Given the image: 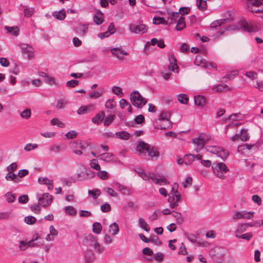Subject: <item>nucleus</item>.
<instances>
[{
    "mask_svg": "<svg viewBox=\"0 0 263 263\" xmlns=\"http://www.w3.org/2000/svg\"><path fill=\"white\" fill-rule=\"evenodd\" d=\"M211 139V136L205 133L200 134L198 137L192 139V142L195 146V151L199 153L203 149L205 144Z\"/></svg>",
    "mask_w": 263,
    "mask_h": 263,
    "instance_id": "7ed1b4c3",
    "label": "nucleus"
},
{
    "mask_svg": "<svg viewBox=\"0 0 263 263\" xmlns=\"http://www.w3.org/2000/svg\"><path fill=\"white\" fill-rule=\"evenodd\" d=\"M148 27L144 24H132L128 26V30L133 33H144L147 31Z\"/></svg>",
    "mask_w": 263,
    "mask_h": 263,
    "instance_id": "6e6552de",
    "label": "nucleus"
},
{
    "mask_svg": "<svg viewBox=\"0 0 263 263\" xmlns=\"http://www.w3.org/2000/svg\"><path fill=\"white\" fill-rule=\"evenodd\" d=\"M36 218L32 216H28L25 218L24 221L28 224H33L36 222Z\"/></svg>",
    "mask_w": 263,
    "mask_h": 263,
    "instance_id": "5fc2aeb1",
    "label": "nucleus"
},
{
    "mask_svg": "<svg viewBox=\"0 0 263 263\" xmlns=\"http://www.w3.org/2000/svg\"><path fill=\"white\" fill-rule=\"evenodd\" d=\"M77 133L76 131L71 130L66 134L65 137L67 139H74L77 137Z\"/></svg>",
    "mask_w": 263,
    "mask_h": 263,
    "instance_id": "69168bd1",
    "label": "nucleus"
},
{
    "mask_svg": "<svg viewBox=\"0 0 263 263\" xmlns=\"http://www.w3.org/2000/svg\"><path fill=\"white\" fill-rule=\"evenodd\" d=\"M254 213V212H248L247 211H237L233 214L232 218L233 220L238 219H251L253 217Z\"/></svg>",
    "mask_w": 263,
    "mask_h": 263,
    "instance_id": "1a4fd4ad",
    "label": "nucleus"
},
{
    "mask_svg": "<svg viewBox=\"0 0 263 263\" xmlns=\"http://www.w3.org/2000/svg\"><path fill=\"white\" fill-rule=\"evenodd\" d=\"M178 254L182 255H185L187 254L185 246L184 243H182L181 246L179 248Z\"/></svg>",
    "mask_w": 263,
    "mask_h": 263,
    "instance_id": "680f3d73",
    "label": "nucleus"
},
{
    "mask_svg": "<svg viewBox=\"0 0 263 263\" xmlns=\"http://www.w3.org/2000/svg\"><path fill=\"white\" fill-rule=\"evenodd\" d=\"M153 23L154 24H164L167 25L166 20L163 17H154L153 18Z\"/></svg>",
    "mask_w": 263,
    "mask_h": 263,
    "instance_id": "09e8293b",
    "label": "nucleus"
},
{
    "mask_svg": "<svg viewBox=\"0 0 263 263\" xmlns=\"http://www.w3.org/2000/svg\"><path fill=\"white\" fill-rule=\"evenodd\" d=\"M0 64L5 67H7L10 65L8 60L5 58H0Z\"/></svg>",
    "mask_w": 263,
    "mask_h": 263,
    "instance_id": "338daca9",
    "label": "nucleus"
},
{
    "mask_svg": "<svg viewBox=\"0 0 263 263\" xmlns=\"http://www.w3.org/2000/svg\"><path fill=\"white\" fill-rule=\"evenodd\" d=\"M37 147L38 144L36 143H27L24 147V149L26 152H30L31 150L36 149Z\"/></svg>",
    "mask_w": 263,
    "mask_h": 263,
    "instance_id": "8fccbe9b",
    "label": "nucleus"
},
{
    "mask_svg": "<svg viewBox=\"0 0 263 263\" xmlns=\"http://www.w3.org/2000/svg\"><path fill=\"white\" fill-rule=\"evenodd\" d=\"M167 24L170 25L171 24L175 23L177 19L179 17V13L177 12H167Z\"/></svg>",
    "mask_w": 263,
    "mask_h": 263,
    "instance_id": "a211bd4d",
    "label": "nucleus"
},
{
    "mask_svg": "<svg viewBox=\"0 0 263 263\" xmlns=\"http://www.w3.org/2000/svg\"><path fill=\"white\" fill-rule=\"evenodd\" d=\"M167 201L169 203V206L171 209H175L179 205L180 200H177L175 195H169Z\"/></svg>",
    "mask_w": 263,
    "mask_h": 263,
    "instance_id": "6ab92c4d",
    "label": "nucleus"
},
{
    "mask_svg": "<svg viewBox=\"0 0 263 263\" xmlns=\"http://www.w3.org/2000/svg\"><path fill=\"white\" fill-rule=\"evenodd\" d=\"M105 116V113L103 111H101L92 118L91 121L93 123L99 125L104 120Z\"/></svg>",
    "mask_w": 263,
    "mask_h": 263,
    "instance_id": "412c9836",
    "label": "nucleus"
},
{
    "mask_svg": "<svg viewBox=\"0 0 263 263\" xmlns=\"http://www.w3.org/2000/svg\"><path fill=\"white\" fill-rule=\"evenodd\" d=\"M119 231V228L118 224L116 222H114L110 224L109 228V232L112 235H117Z\"/></svg>",
    "mask_w": 263,
    "mask_h": 263,
    "instance_id": "7c9ffc66",
    "label": "nucleus"
},
{
    "mask_svg": "<svg viewBox=\"0 0 263 263\" xmlns=\"http://www.w3.org/2000/svg\"><path fill=\"white\" fill-rule=\"evenodd\" d=\"M229 86L225 84H218L213 87L212 90L214 92H219L230 90Z\"/></svg>",
    "mask_w": 263,
    "mask_h": 263,
    "instance_id": "a878e982",
    "label": "nucleus"
},
{
    "mask_svg": "<svg viewBox=\"0 0 263 263\" xmlns=\"http://www.w3.org/2000/svg\"><path fill=\"white\" fill-rule=\"evenodd\" d=\"M64 211L66 214L70 216H75L77 214V210L72 206L68 205L65 206Z\"/></svg>",
    "mask_w": 263,
    "mask_h": 263,
    "instance_id": "c9c22d12",
    "label": "nucleus"
},
{
    "mask_svg": "<svg viewBox=\"0 0 263 263\" xmlns=\"http://www.w3.org/2000/svg\"><path fill=\"white\" fill-rule=\"evenodd\" d=\"M93 247L95 251L99 253H102L104 250V247L100 244V243L98 242V240L96 242Z\"/></svg>",
    "mask_w": 263,
    "mask_h": 263,
    "instance_id": "603ef678",
    "label": "nucleus"
},
{
    "mask_svg": "<svg viewBox=\"0 0 263 263\" xmlns=\"http://www.w3.org/2000/svg\"><path fill=\"white\" fill-rule=\"evenodd\" d=\"M5 196L9 203L13 202L15 200V197L11 192H7L5 194Z\"/></svg>",
    "mask_w": 263,
    "mask_h": 263,
    "instance_id": "864d4df0",
    "label": "nucleus"
},
{
    "mask_svg": "<svg viewBox=\"0 0 263 263\" xmlns=\"http://www.w3.org/2000/svg\"><path fill=\"white\" fill-rule=\"evenodd\" d=\"M207 151L216 154L222 160L226 159L228 156V152L223 148L216 146H208L206 147Z\"/></svg>",
    "mask_w": 263,
    "mask_h": 263,
    "instance_id": "0eeeda50",
    "label": "nucleus"
},
{
    "mask_svg": "<svg viewBox=\"0 0 263 263\" xmlns=\"http://www.w3.org/2000/svg\"><path fill=\"white\" fill-rule=\"evenodd\" d=\"M70 145L71 147L73 148V152L74 153L78 155H81L82 154V152L80 149H75V148H82V145L81 143L74 141L71 142Z\"/></svg>",
    "mask_w": 263,
    "mask_h": 263,
    "instance_id": "b1692460",
    "label": "nucleus"
},
{
    "mask_svg": "<svg viewBox=\"0 0 263 263\" xmlns=\"http://www.w3.org/2000/svg\"><path fill=\"white\" fill-rule=\"evenodd\" d=\"M174 214L173 216L176 218V223L177 224H181L183 222V218L181 215V214L179 212L172 211Z\"/></svg>",
    "mask_w": 263,
    "mask_h": 263,
    "instance_id": "49530a36",
    "label": "nucleus"
},
{
    "mask_svg": "<svg viewBox=\"0 0 263 263\" xmlns=\"http://www.w3.org/2000/svg\"><path fill=\"white\" fill-rule=\"evenodd\" d=\"M116 137L123 140H127L129 138V134L125 131H121L116 133Z\"/></svg>",
    "mask_w": 263,
    "mask_h": 263,
    "instance_id": "4c0bfd02",
    "label": "nucleus"
},
{
    "mask_svg": "<svg viewBox=\"0 0 263 263\" xmlns=\"http://www.w3.org/2000/svg\"><path fill=\"white\" fill-rule=\"evenodd\" d=\"M119 191L124 195H129L130 194V190L127 187L120 184L119 183L116 184Z\"/></svg>",
    "mask_w": 263,
    "mask_h": 263,
    "instance_id": "c756f323",
    "label": "nucleus"
},
{
    "mask_svg": "<svg viewBox=\"0 0 263 263\" xmlns=\"http://www.w3.org/2000/svg\"><path fill=\"white\" fill-rule=\"evenodd\" d=\"M105 105L107 108L112 109L116 106V103L114 100L109 99L106 102Z\"/></svg>",
    "mask_w": 263,
    "mask_h": 263,
    "instance_id": "bf43d9fd",
    "label": "nucleus"
},
{
    "mask_svg": "<svg viewBox=\"0 0 263 263\" xmlns=\"http://www.w3.org/2000/svg\"><path fill=\"white\" fill-rule=\"evenodd\" d=\"M86 179L85 170L77 174V180L78 181H83Z\"/></svg>",
    "mask_w": 263,
    "mask_h": 263,
    "instance_id": "13d9d810",
    "label": "nucleus"
},
{
    "mask_svg": "<svg viewBox=\"0 0 263 263\" xmlns=\"http://www.w3.org/2000/svg\"><path fill=\"white\" fill-rule=\"evenodd\" d=\"M93 18L95 24L98 25L101 24L104 21L103 13L101 11H97L93 15Z\"/></svg>",
    "mask_w": 263,
    "mask_h": 263,
    "instance_id": "4be33fe9",
    "label": "nucleus"
},
{
    "mask_svg": "<svg viewBox=\"0 0 263 263\" xmlns=\"http://www.w3.org/2000/svg\"><path fill=\"white\" fill-rule=\"evenodd\" d=\"M53 16L57 19L62 21L66 16V12L64 9L60 10L59 11H54L53 13Z\"/></svg>",
    "mask_w": 263,
    "mask_h": 263,
    "instance_id": "c85d7f7f",
    "label": "nucleus"
},
{
    "mask_svg": "<svg viewBox=\"0 0 263 263\" xmlns=\"http://www.w3.org/2000/svg\"><path fill=\"white\" fill-rule=\"evenodd\" d=\"M39 203L43 207H46L50 205L52 201V196L49 193L42 194V197L38 198Z\"/></svg>",
    "mask_w": 263,
    "mask_h": 263,
    "instance_id": "4468645a",
    "label": "nucleus"
},
{
    "mask_svg": "<svg viewBox=\"0 0 263 263\" xmlns=\"http://www.w3.org/2000/svg\"><path fill=\"white\" fill-rule=\"evenodd\" d=\"M178 101L183 104H186L189 101V98L184 93L179 94L177 97Z\"/></svg>",
    "mask_w": 263,
    "mask_h": 263,
    "instance_id": "ea45409f",
    "label": "nucleus"
},
{
    "mask_svg": "<svg viewBox=\"0 0 263 263\" xmlns=\"http://www.w3.org/2000/svg\"><path fill=\"white\" fill-rule=\"evenodd\" d=\"M112 91L117 96H121L123 94L121 88L118 86H114L112 88Z\"/></svg>",
    "mask_w": 263,
    "mask_h": 263,
    "instance_id": "774afa93",
    "label": "nucleus"
},
{
    "mask_svg": "<svg viewBox=\"0 0 263 263\" xmlns=\"http://www.w3.org/2000/svg\"><path fill=\"white\" fill-rule=\"evenodd\" d=\"M170 117L171 114L168 111H162L158 118L156 119L153 122L154 128L164 130L171 128L172 123L170 119Z\"/></svg>",
    "mask_w": 263,
    "mask_h": 263,
    "instance_id": "f03ea898",
    "label": "nucleus"
},
{
    "mask_svg": "<svg viewBox=\"0 0 263 263\" xmlns=\"http://www.w3.org/2000/svg\"><path fill=\"white\" fill-rule=\"evenodd\" d=\"M136 153L145 159L147 156L152 160H157L159 156V152L156 147L149 145L144 141H140L136 146Z\"/></svg>",
    "mask_w": 263,
    "mask_h": 263,
    "instance_id": "f257e3e1",
    "label": "nucleus"
},
{
    "mask_svg": "<svg viewBox=\"0 0 263 263\" xmlns=\"http://www.w3.org/2000/svg\"><path fill=\"white\" fill-rule=\"evenodd\" d=\"M202 156L198 154L197 155L194 154H189L186 155L184 157V161L186 163H191L193 161H194L195 159L197 160H201Z\"/></svg>",
    "mask_w": 263,
    "mask_h": 263,
    "instance_id": "aec40b11",
    "label": "nucleus"
},
{
    "mask_svg": "<svg viewBox=\"0 0 263 263\" xmlns=\"http://www.w3.org/2000/svg\"><path fill=\"white\" fill-rule=\"evenodd\" d=\"M88 194L93 199H97L101 195V191L99 189H95L92 190H88Z\"/></svg>",
    "mask_w": 263,
    "mask_h": 263,
    "instance_id": "de8ad7c7",
    "label": "nucleus"
},
{
    "mask_svg": "<svg viewBox=\"0 0 263 263\" xmlns=\"http://www.w3.org/2000/svg\"><path fill=\"white\" fill-rule=\"evenodd\" d=\"M130 99L133 105L137 108H141L147 102L146 100L137 91H133L131 93Z\"/></svg>",
    "mask_w": 263,
    "mask_h": 263,
    "instance_id": "39448f33",
    "label": "nucleus"
},
{
    "mask_svg": "<svg viewBox=\"0 0 263 263\" xmlns=\"http://www.w3.org/2000/svg\"><path fill=\"white\" fill-rule=\"evenodd\" d=\"M111 53L120 59H123V55H128V53L120 48H114L110 50Z\"/></svg>",
    "mask_w": 263,
    "mask_h": 263,
    "instance_id": "f3484780",
    "label": "nucleus"
},
{
    "mask_svg": "<svg viewBox=\"0 0 263 263\" xmlns=\"http://www.w3.org/2000/svg\"><path fill=\"white\" fill-rule=\"evenodd\" d=\"M186 26V24L185 23L184 18L182 16H181L179 18L177 24L176 26V29L178 31H181Z\"/></svg>",
    "mask_w": 263,
    "mask_h": 263,
    "instance_id": "2f4dec72",
    "label": "nucleus"
},
{
    "mask_svg": "<svg viewBox=\"0 0 263 263\" xmlns=\"http://www.w3.org/2000/svg\"><path fill=\"white\" fill-rule=\"evenodd\" d=\"M116 116L115 115H109L104 119V125L108 126L115 120Z\"/></svg>",
    "mask_w": 263,
    "mask_h": 263,
    "instance_id": "e433bc0d",
    "label": "nucleus"
},
{
    "mask_svg": "<svg viewBox=\"0 0 263 263\" xmlns=\"http://www.w3.org/2000/svg\"><path fill=\"white\" fill-rule=\"evenodd\" d=\"M101 210L103 212H108L111 210V206L108 203H105L101 206Z\"/></svg>",
    "mask_w": 263,
    "mask_h": 263,
    "instance_id": "e2e57ef3",
    "label": "nucleus"
},
{
    "mask_svg": "<svg viewBox=\"0 0 263 263\" xmlns=\"http://www.w3.org/2000/svg\"><path fill=\"white\" fill-rule=\"evenodd\" d=\"M88 24L80 23L74 28V31L80 37H83L88 32Z\"/></svg>",
    "mask_w": 263,
    "mask_h": 263,
    "instance_id": "ddd939ff",
    "label": "nucleus"
},
{
    "mask_svg": "<svg viewBox=\"0 0 263 263\" xmlns=\"http://www.w3.org/2000/svg\"><path fill=\"white\" fill-rule=\"evenodd\" d=\"M96 175L100 179L102 180H106L108 179L109 177L108 173L105 171H98V172L96 173Z\"/></svg>",
    "mask_w": 263,
    "mask_h": 263,
    "instance_id": "a19ab883",
    "label": "nucleus"
},
{
    "mask_svg": "<svg viewBox=\"0 0 263 263\" xmlns=\"http://www.w3.org/2000/svg\"><path fill=\"white\" fill-rule=\"evenodd\" d=\"M213 173L217 177L224 179L226 178L224 174L229 171V168L223 162H214L212 165Z\"/></svg>",
    "mask_w": 263,
    "mask_h": 263,
    "instance_id": "20e7f679",
    "label": "nucleus"
},
{
    "mask_svg": "<svg viewBox=\"0 0 263 263\" xmlns=\"http://www.w3.org/2000/svg\"><path fill=\"white\" fill-rule=\"evenodd\" d=\"M98 159L106 162L116 161V157L111 153L106 152L100 154L97 156Z\"/></svg>",
    "mask_w": 263,
    "mask_h": 263,
    "instance_id": "2eb2a0df",
    "label": "nucleus"
},
{
    "mask_svg": "<svg viewBox=\"0 0 263 263\" xmlns=\"http://www.w3.org/2000/svg\"><path fill=\"white\" fill-rule=\"evenodd\" d=\"M168 61H169L170 63H171V64H173L174 66H175V67H176V68L179 69V67H178V65L177 64V60L175 59L174 55H169Z\"/></svg>",
    "mask_w": 263,
    "mask_h": 263,
    "instance_id": "052dcab7",
    "label": "nucleus"
},
{
    "mask_svg": "<svg viewBox=\"0 0 263 263\" xmlns=\"http://www.w3.org/2000/svg\"><path fill=\"white\" fill-rule=\"evenodd\" d=\"M50 123L52 125H56L58 126L59 127L63 128L65 126V125L64 123L61 122L59 119L58 118H54L52 119L50 121Z\"/></svg>",
    "mask_w": 263,
    "mask_h": 263,
    "instance_id": "c03bdc74",
    "label": "nucleus"
},
{
    "mask_svg": "<svg viewBox=\"0 0 263 263\" xmlns=\"http://www.w3.org/2000/svg\"><path fill=\"white\" fill-rule=\"evenodd\" d=\"M104 191L111 197H117V193L111 188L106 187L104 189Z\"/></svg>",
    "mask_w": 263,
    "mask_h": 263,
    "instance_id": "6e6d98bb",
    "label": "nucleus"
},
{
    "mask_svg": "<svg viewBox=\"0 0 263 263\" xmlns=\"http://www.w3.org/2000/svg\"><path fill=\"white\" fill-rule=\"evenodd\" d=\"M5 178L7 181H13L15 183H17L21 181L16 175L12 172H8L5 176Z\"/></svg>",
    "mask_w": 263,
    "mask_h": 263,
    "instance_id": "cd10ccee",
    "label": "nucleus"
},
{
    "mask_svg": "<svg viewBox=\"0 0 263 263\" xmlns=\"http://www.w3.org/2000/svg\"><path fill=\"white\" fill-rule=\"evenodd\" d=\"M31 110L30 109H25L21 113V116L22 118L28 119L31 116Z\"/></svg>",
    "mask_w": 263,
    "mask_h": 263,
    "instance_id": "3c124183",
    "label": "nucleus"
},
{
    "mask_svg": "<svg viewBox=\"0 0 263 263\" xmlns=\"http://www.w3.org/2000/svg\"><path fill=\"white\" fill-rule=\"evenodd\" d=\"M239 28L248 32H255L257 30V27L252 22L246 20L240 22Z\"/></svg>",
    "mask_w": 263,
    "mask_h": 263,
    "instance_id": "9b49d317",
    "label": "nucleus"
},
{
    "mask_svg": "<svg viewBox=\"0 0 263 263\" xmlns=\"http://www.w3.org/2000/svg\"><path fill=\"white\" fill-rule=\"evenodd\" d=\"M67 104V101L65 99L59 100L56 104L55 107L59 109H63Z\"/></svg>",
    "mask_w": 263,
    "mask_h": 263,
    "instance_id": "a18cd8bd",
    "label": "nucleus"
},
{
    "mask_svg": "<svg viewBox=\"0 0 263 263\" xmlns=\"http://www.w3.org/2000/svg\"><path fill=\"white\" fill-rule=\"evenodd\" d=\"M138 225L140 228L143 229L144 231L146 232H149L150 231V228L146 222L145 220L142 218H139L138 219Z\"/></svg>",
    "mask_w": 263,
    "mask_h": 263,
    "instance_id": "473e14b6",
    "label": "nucleus"
},
{
    "mask_svg": "<svg viewBox=\"0 0 263 263\" xmlns=\"http://www.w3.org/2000/svg\"><path fill=\"white\" fill-rule=\"evenodd\" d=\"M194 102L196 105L203 107L205 103V99L204 97L200 95L195 96Z\"/></svg>",
    "mask_w": 263,
    "mask_h": 263,
    "instance_id": "bb28decb",
    "label": "nucleus"
},
{
    "mask_svg": "<svg viewBox=\"0 0 263 263\" xmlns=\"http://www.w3.org/2000/svg\"><path fill=\"white\" fill-rule=\"evenodd\" d=\"M102 93V90H98L89 93V97L91 99H96L99 98Z\"/></svg>",
    "mask_w": 263,
    "mask_h": 263,
    "instance_id": "79ce46f5",
    "label": "nucleus"
},
{
    "mask_svg": "<svg viewBox=\"0 0 263 263\" xmlns=\"http://www.w3.org/2000/svg\"><path fill=\"white\" fill-rule=\"evenodd\" d=\"M19 47L23 54L26 56L28 60H30L33 57L34 49L31 45L21 43L20 44Z\"/></svg>",
    "mask_w": 263,
    "mask_h": 263,
    "instance_id": "9d476101",
    "label": "nucleus"
},
{
    "mask_svg": "<svg viewBox=\"0 0 263 263\" xmlns=\"http://www.w3.org/2000/svg\"><path fill=\"white\" fill-rule=\"evenodd\" d=\"M102 229V227L100 223L96 222L92 224V231L96 234H100Z\"/></svg>",
    "mask_w": 263,
    "mask_h": 263,
    "instance_id": "58836bf2",
    "label": "nucleus"
},
{
    "mask_svg": "<svg viewBox=\"0 0 263 263\" xmlns=\"http://www.w3.org/2000/svg\"><path fill=\"white\" fill-rule=\"evenodd\" d=\"M18 248L21 251H25L28 248L27 242L25 240H22L20 242Z\"/></svg>",
    "mask_w": 263,
    "mask_h": 263,
    "instance_id": "0e129e2a",
    "label": "nucleus"
},
{
    "mask_svg": "<svg viewBox=\"0 0 263 263\" xmlns=\"http://www.w3.org/2000/svg\"><path fill=\"white\" fill-rule=\"evenodd\" d=\"M89 165L92 168L98 171L101 170V166L98 163L97 159H93L92 160H91L89 162Z\"/></svg>",
    "mask_w": 263,
    "mask_h": 263,
    "instance_id": "37998d69",
    "label": "nucleus"
},
{
    "mask_svg": "<svg viewBox=\"0 0 263 263\" xmlns=\"http://www.w3.org/2000/svg\"><path fill=\"white\" fill-rule=\"evenodd\" d=\"M34 12V9L32 8H25L24 10L25 16L27 17H30Z\"/></svg>",
    "mask_w": 263,
    "mask_h": 263,
    "instance_id": "4d7b16f0",
    "label": "nucleus"
},
{
    "mask_svg": "<svg viewBox=\"0 0 263 263\" xmlns=\"http://www.w3.org/2000/svg\"><path fill=\"white\" fill-rule=\"evenodd\" d=\"M85 243L90 246H93V245L98 241V238L93 235L89 234L85 236Z\"/></svg>",
    "mask_w": 263,
    "mask_h": 263,
    "instance_id": "5701e85b",
    "label": "nucleus"
},
{
    "mask_svg": "<svg viewBox=\"0 0 263 263\" xmlns=\"http://www.w3.org/2000/svg\"><path fill=\"white\" fill-rule=\"evenodd\" d=\"M197 6L200 10L204 11L207 9L206 1L196 0Z\"/></svg>",
    "mask_w": 263,
    "mask_h": 263,
    "instance_id": "f704fd0d",
    "label": "nucleus"
},
{
    "mask_svg": "<svg viewBox=\"0 0 263 263\" xmlns=\"http://www.w3.org/2000/svg\"><path fill=\"white\" fill-rule=\"evenodd\" d=\"M38 181L41 184H44L47 185L49 190H52L53 187V182L51 180H49L46 177L40 178Z\"/></svg>",
    "mask_w": 263,
    "mask_h": 263,
    "instance_id": "393cba45",
    "label": "nucleus"
},
{
    "mask_svg": "<svg viewBox=\"0 0 263 263\" xmlns=\"http://www.w3.org/2000/svg\"><path fill=\"white\" fill-rule=\"evenodd\" d=\"M248 7L251 12L260 13L263 11V0H248Z\"/></svg>",
    "mask_w": 263,
    "mask_h": 263,
    "instance_id": "423d86ee",
    "label": "nucleus"
},
{
    "mask_svg": "<svg viewBox=\"0 0 263 263\" xmlns=\"http://www.w3.org/2000/svg\"><path fill=\"white\" fill-rule=\"evenodd\" d=\"M240 139L242 141H247L249 139L250 136L248 133V130L246 129H241L239 133Z\"/></svg>",
    "mask_w": 263,
    "mask_h": 263,
    "instance_id": "72a5a7b5",
    "label": "nucleus"
},
{
    "mask_svg": "<svg viewBox=\"0 0 263 263\" xmlns=\"http://www.w3.org/2000/svg\"><path fill=\"white\" fill-rule=\"evenodd\" d=\"M226 20H220L213 22L211 24V27L212 28H216L217 26L220 27V29L217 31V36L222 35L223 33L229 30V27L223 25L224 22Z\"/></svg>",
    "mask_w": 263,
    "mask_h": 263,
    "instance_id": "f8f14e48",
    "label": "nucleus"
},
{
    "mask_svg": "<svg viewBox=\"0 0 263 263\" xmlns=\"http://www.w3.org/2000/svg\"><path fill=\"white\" fill-rule=\"evenodd\" d=\"M194 63L198 66H201L205 68H209L213 67V65L211 63L208 62L205 59H203L200 55H196Z\"/></svg>",
    "mask_w": 263,
    "mask_h": 263,
    "instance_id": "dca6fc26",
    "label": "nucleus"
}]
</instances>
